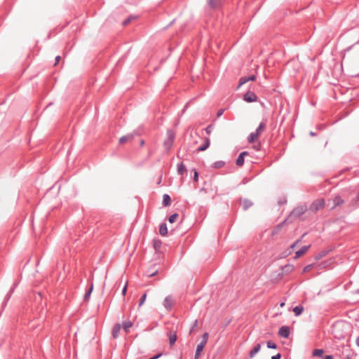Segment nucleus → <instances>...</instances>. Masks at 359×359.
Listing matches in <instances>:
<instances>
[{"label":"nucleus","mask_w":359,"mask_h":359,"mask_svg":"<svg viewBox=\"0 0 359 359\" xmlns=\"http://www.w3.org/2000/svg\"><path fill=\"white\" fill-rule=\"evenodd\" d=\"M259 135H257V133L253 132L250 134V135L248 137V141L250 143L255 142L259 137Z\"/></svg>","instance_id":"nucleus-20"},{"label":"nucleus","mask_w":359,"mask_h":359,"mask_svg":"<svg viewBox=\"0 0 359 359\" xmlns=\"http://www.w3.org/2000/svg\"><path fill=\"white\" fill-rule=\"evenodd\" d=\"M198 325V320H195V321L194 322V324H193V326L191 327V328L190 329V331H189V334H191L194 330L195 329V327Z\"/></svg>","instance_id":"nucleus-42"},{"label":"nucleus","mask_w":359,"mask_h":359,"mask_svg":"<svg viewBox=\"0 0 359 359\" xmlns=\"http://www.w3.org/2000/svg\"><path fill=\"white\" fill-rule=\"evenodd\" d=\"M175 134L171 130H167V137L163 142V146L166 151H168L173 145L175 141Z\"/></svg>","instance_id":"nucleus-1"},{"label":"nucleus","mask_w":359,"mask_h":359,"mask_svg":"<svg viewBox=\"0 0 359 359\" xmlns=\"http://www.w3.org/2000/svg\"><path fill=\"white\" fill-rule=\"evenodd\" d=\"M133 326L131 321H126L123 323V328L126 333L129 332V329Z\"/></svg>","instance_id":"nucleus-28"},{"label":"nucleus","mask_w":359,"mask_h":359,"mask_svg":"<svg viewBox=\"0 0 359 359\" xmlns=\"http://www.w3.org/2000/svg\"><path fill=\"white\" fill-rule=\"evenodd\" d=\"M60 60V55L56 56L55 65H56L59 62Z\"/></svg>","instance_id":"nucleus-52"},{"label":"nucleus","mask_w":359,"mask_h":359,"mask_svg":"<svg viewBox=\"0 0 359 359\" xmlns=\"http://www.w3.org/2000/svg\"><path fill=\"white\" fill-rule=\"evenodd\" d=\"M315 135H316V134H315L313 132H311V133H310V135H311V136H314Z\"/></svg>","instance_id":"nucleus-58"},{"label":"nucleus","mask_w":359,"mask_h":359,"mask_svg":"<svg viewBox=\"0 0 359 359\" xmlns=\"http://www.w3.org/2000/svg\"><path fill=\"white\" fill-rule=\"evenodd\" d=\"M205 345L206 344H204L203 343H200L197 345L195 355H194V359H199L201 353L204 349V347L205 346Z\"/></svg>","instance_id":"nucleus-12"},{"label":"nucleus","mask_w":359,"mask_h":359,"mask_svg":"<svg viewBox=\"0 0 359 359\" xmlns=\"http://www.w3.org/2000/svg\"><path fill=\"white\" fill-rule=\"evenodd\" d=\"M162 355V353H158L156 355H154V357L149 358V359H158V358H160L161 356Z\"/></svg>","instance_id":"nucleus-51"},{"label":"nucleus","mask_w":359,"mask_h":359,"mask_svg":"<svg viewBox=\"0 0 359 359\" xmlns=\"http://www.w3.org/2000/svg\"><path fill=\"white\" fill-rule=\"evenodd\" d=\"M247 82H248L247 76L241 77L239 81L238 87H240L241 86L243 85L244 83H245Z\"/></svg>","instance_id":"nucleus-40"},{"label":"nucleus","mask_w":359,"mask_h":359,"mask_svg":"<svg viewBox=\"0 0 359 359\" xmlns=\"http://www.w3.org/2000/svg\"><path fill=\"white\" fill-rule=\"evenodd\" d=\"M144 141L143 140H141L140 145L142 146V145H144Z\"/></svg>","instance_id":"nucleus-56"},{"label":"nucleus","mask_w":359,"mask_h":359,"mask_svg":"<svg viewBox=\"0 0 359 359\" xmlns=\"http://www.w3.org/2000/svg\"><path fill=\"white\" fill-rule=\"evenodd\" d=\"M313 266H314L313 264H311L306 266L303 269V272L304 273L309 272L310 270H311L313 269Z\"/></svg>","instance_id":"nucleus-37"},{"label":"nucleus","mask_w":359,"mask_h":359,"mask_svg":"<svg viewBox=\"0 0 359 359\" xmlns=\"http://www.w3.org/2000/svg\"><path fill=\"white\" fill-rule=\"evenodd\" d=\"M135 135H136L135 133H130L126 135H124L119 139L118 142L120 144H124L127 142L131 141L134 138V136Z\"/></svg>","instance_id":"nucleus-11"},{"label":"nucleus","mask_w":359,"mask_h":359,"mask_svg":"<svg viewBox=\"0 0 359 359\" xmlns=\"http://www.w3.org/2000/svg\"><path fill=\"white\" fill-rule=\"evenodd\" d=\"M290 333V328L287 326H282L278 330V335L283 338H288Z\"/></svg>","instance_id":"nucleus-7"},{"label":"nucleus","mask_w":359,"mask_h":359,"mask_svg":"<svg viewBox=\"0 0 359 359\" xmlns=\"http://www.w3.org/2000/svg\"><path fill=\"white\" fill-rule=\"evenodd\" d=\"M323 359H334V358L332 355H326L323 357Z\"/></svg>","instance_id":"nucleus-49"},{"label":"nucleus","mask_w":359,"mask_h":359,"mask_svg":"<svg viewBox=\"0 0 359 359\" xmlns=\"http://www.w3.org/2000/svg\"><path fill=\"white\" fill-rule=\"evenodd\" d=\"M304 311V307L302 306H297L293 308V312L294 313L295 316H298L302 313Z\"/></svg>","instance_id":"nucleus-27"},{"label":"nucleus","mask_w":359,"mask_h":359,"mask_svg":"<svg viewBox=\"0 0 359 359\" xmlns=\"http://www.w3.org/2000/svg\"><path fill=\"white\" fill-rule=\"evenodd\" d=\"M209 334L208 332L203 333L202 335V339L201 343H203L204 344H206L208 340Z\"/></svg>","instance_id":"nucleus-34"},{"label":"nucleus","mask_w":359,"mask_h":359,"mask_svg":"<svg viewBox=\"0 0 359 359\" xmlns=\"http://www.w3.org/2000/svg\"><path fill=\"white\" fill-rule=\"evenodd\" d=\"M355 344L359 347V336L355 339Z\"/></svg>","instance_id":"nucleus-54"},{"label":"nucleus","mask_w":359,"mask_h":359,"mask_svg":"<svg viewBox=\"0 0 359 359\" xmlns=\"http://www.w3.org/2000/svg\"><path fill=\"white\" fill-rule=\"evenodd\" d=\"M135 18V17L134 16H130L128 18H127L123 22V26H126L128 25L133 20H134Z\"/></svg>","instance_id":"nucleus-36"},{"label":"nucleus","mask_w":359,"mask_h":359,"mask_svg":"<svg viewBox=\"0 0 359 359\" xmlns=\"http://www.w3.org/2000/svg\"><path fill=\"white\" fill-rule=\"evenodd\" d=\"M355 201L359 202V193L357 194V196L355 198Z\"/></svg>","instance_id":"nucleus-55"},{"label":"nucleus","mask_w":359,"mask_h":359,"mask_svg":"<svg viewBox=\"0 0 359 359\" xmlns=\"http://www.w3.org/2000/svg\"><path fill=\"white\" fill-rule=\"evenodd\" d=\"M187 170L186 165L182 162L177 165V172L179 175H184L187 173Z\"/></svg>","instance_id":"nucleus-19"},{"label":"nucleus","mask_w":359,"mask_h":359,"mask_svg":"<svg viewBox=\"0 0 359 359\" xmlns=\"http://www.w3.org/2000/svg\"><path fill=\"white\" fill-rule=\"evenodd\" d=\"M243 210H246L250 208L252 205V202L248 198H244L241 201Z\"/></svg>","instance_id":"nucleus-18"},{"label":"nucleus","mask_w":359,"mask_h":359,"mask_svg":"<svg viewBox=\"0 0 359 359\" xmlns=\"http://www.w3.org/2000/svg\"><path fill=\"white\" fill-rule=\"evenodd\" d=\"M260 348H261V344H256L249 353L250 358H254L255 355L260 351Z\"/></svg>","instance_id":"nucleus-14"},{"label":"nucleus","mask_w":359,"mask_h":359,"mask_svg":"<svg viewBox=\"0 0 359 359\" xmlns=\"http://www.w3.org/2000/svg\"><path fill=\"white\" fill-rule=\"evenodd\" d=\"M266 346H267L268 348H271V349L277 348V345L274 342H273L271 341H267Z\"/></svg>","instance_id":"nucleus-35"},{"label":"nucleus","mask_w":359,"mask_h":359,"mask_svg":"<svg viewBox=\"0 0 359 359\" xmlns=\"http://www.w3.org/2000/svg\"><path fill=\"white\" fill-rule=\"evenodd\" d=\"M298 242H299V241H295L293 244H292V245H290V248H291V249H293V248L296 246V245H297V243Z\"/></svg>","instance_id":"nucleus-53"},{"label":"nucleus","mask_w":359,"mask_h":359,"mask_svg":"<svg viewBox=\"0 0 359 359\" xmlns=\"http://www.w3.org/2000/svg\"><path fill=\"white\" fill-rule=\"evenodd\" d=\"M324 350L322 348H317L314 349L312 352V355L314 357H319L322 358L323 357Z\"/></svg>","instance_id":"nucleus-24"},{"label":"nucleus","mask_w":359,"mask_h":359,"mask_svg":"<svg viewBox=\"0 0 359 359\" xmlns=\"http://www.w3.org/2000/svg\"><path fill=\"white\" fill-rule=\"evenodd\" d=\"M266 121H267V120L264 119L263 121H262L259 123V126L256 129L255 133H257L258 135H260L262 132L265 130V128L266 127Z\"/></svg>","instance_id":"nucleus-13"},{"label":"nucleus","mask_w":359,"mask_h":359,"mask_svg":"<svg viewBox=\"0 0 359 359\" xmlns=\"http://www.w3.org/2000/svg\"><path fill=\"white\" fill-rule=\"evenodd\" d=\"M325 206V201L323 199H318L313 201L309 209L314 212H316L320 209H322Z\"/></svg>","instance_id":"nucleus-3"},{"label":"nucleus","mask_w":359,"mask_h":359,"mask_svg":"<svg viewBox=\"0 0 359 359\" xmlns=\"http://www.w3.org/2000/svg\"><path fill=\"white\" fill-rule=\"evenodd\" d=\"M224 110H225L224 109H219V110L217 111V118H218V117H220V116L223 114V113H224Z\"/></svg>","instance_id":"nucleus-44"},{"label":"nucleus","mask_w":359,"mask_h":359,"mask_svg":"<svg viewBox=\"0 0 359 359\" xmlns=\"http://www.w3.org/2000/svg\"><path fill=\"white\" fill-rule=\"evenodd\" d=\"M222 0H208V4L210 8L218 9L222 5Z\"/></svg>","instance_id":"nucleus-8"},{"label":"nucleus","mask_w":359,"mask_h":359,"mask_svg":"<svg viewBox=\"0 0 359 359\" xmlns=\"http://www.w3.org/2000/svg\"><path fill=\"white\" fill-rule=\"evenodd\" d=\"M248 151H243L241 152L239 156H238L236 164L238 166H242L244 164V159L246 156H248Z\"/></svg>","instance_id":"nucleus-9"},{"label":"nucleus","mask_w":359,"mask_h":359,"mask_svg":"<svg viewBox=\"0 0 359 359\" xmlns=\"http://www.w3.org/2000/svg\"><path fill=\"white\" fill-rule=\"evenodd\" d=\"M162 245V242L159 239H154L153 240V247L155 249V250L159 251Z\"/></svg>","instance_id":"nucleus-25"},{"label":"nucleus","mask_w":359,"mask_h":359,"mask_svg":"<svg viewBox=\"0 0 359 359\" xmlns=\"http://www.w3.org/2000/svg\"><path fill=\"white\" fill-rule=\"evenodd\" d=\"M353 46H354V44L348 46V48H346V49L344 50L343 55H342V62L345 60L346 53L349 51L353 47Z\"/></svg>","instance_id":"nucleus-38"},{"label":"nucleus","mask_w":359,"mask_h":359,"mask_svg":"<svg viewBox=\"0 0 359 359\" xmlns=\"http://www.w3.org/2000/svg\"><path fill=\"white\" fill-rule=\"evenodd\" d=\"M157 272H158L157 270H155L154 271H150V272L148 271L147 276L149 277H152V276H155L157 273Z\"/></svg>","instance_id":"nucleus-45"},{"label":"nucleus","mask_w":359,"mask_h":359,"mask_svg":"<svg viewBox=\"0 0 359 359\" xmlns=\"http://www.w3.org/2000/svg\"><path fill=\"white\" fill-rule=\"evenodd\" d=\"M212 125H209L206 127V128L205 129V133L208 134V135H210L212 132Z\"/></svg>","instance_id":"nucleus-43"},{"label":"nucleus","mask_w":359,"mask_h":359,"mask_svg":"<svg viewBox=\"0 0 359 359\" xmlns=\"http://www.w3.org/2000/svg\"><path fill=\"white\" fill-rule=\"evenodd\" d=\"M171 204V198L170 196L165 194L163 196V205L165 207L169 206Z\"/></svg>","instance_id":"nucleus-22"},{"label":"nucleus","mask_w":359,"mask_h":359,"mask_svg":"<svg viewBox=\"0 0 359 359\" xmlns=\"http://www.w3.org/2000/svg\"><path fill=\"white\" fill-rule=\"evenodd\" d=\"M146 298H147V294L144 293L140 299L139 306H141L144 303Z\"/></svg>","instance_id":"nucleus-39"},{"label":"nucleus","mask_w":359,"mask_h":359,"mask_svg":"<svg viewBox=\"0 0 359 359\" xmlns=\"http://www.w3.org/2000/svg\"><path fill=\"white\" fill-rule=\"evenodd\" d=\"M280 358H281V354L280 353H277L276 355H273L271 357V359H280Z\"/></svg>","instance_id":"nucleus-48"},{"label":"nucleus","mask_w":359,"mask_h":359,"mask_svg":"<svg viewBox=\"0 0 359 359\" xmlns=\"http://www.w3.org/2000/svg\"><path fill=\"white\" fill-rule=\"evenodd\" d=\"M179 359H182V357H180Z\"/></svg>","instance_id":"nucleus-59"},{"label":"nucleus","mask_w":359,"mask_h":359,"mask_svg":"<svg viewBox=\"0 0 359 359\" xmlns=\"http://www.w3.org/2000/svg\"><path fill=\"white\" fill-rule=\"evenodd\" d=\"M126 291H127V285H126L123 287V290H122V294H123V296H125V295H126Z\"/></svg>","instance_id":"nucleus-50"},{"label":"nucleus","mask_w":359,"mask_h":359,"mask_svg":"<svg viewBox=\"0 0 359 359\" xmlns=\"http://www.w3.org/2000/svg\"><path fill=\"white\" fill-rule=\"evenodd\" d=\"M93 285H91V286L88 289V290L86 292L84 297H83L85 301H88L89 299L90 294L93 291Z\"/></svg>","instance_id":"nucleus-32"},{"label":"nucleus","mask_w":359,"mask_h":359,"mask_svg":"<svg viewBox=\"0 0 359 359\" xmlns=\"http://www.w3.org/2000/svg\"><path fill=\"white\" fill-rule=\"evenodd\" d=\"M280 307H283L285 306V302H282L280 304Z\"/></svg>","instance_id":"nucleus-57"},{"label":"nucleus","mask_w":359,"mask_h":359,"mask_svg":"<svg viewBox=\"0 0 359 359\" xmlns=\"http://www.w3.org/2000/svg\"><path fill=\"white\" fill-rule=\"evenodd\" d=\"M179 215L177 213H174L172 215H170L168 218V221L170 223H173L175 222V220L178 218Z\"/></svg>","instance_id":"nucleus-33"},{"label":"nucleus","mask_w":359,"mask_h":359,"mask_svg":"<svg viewBox=\"0 0 359 359\" xmlns=\"http://www.w3.org/2000/svg\"><path fill=\"white\" fill-rule=\"evenodd\" d=\"M255 79H256V76L255 75H251V76H249L247 77L248 81H255Z\"/></svg>","instance_id":"nucleus-47"},{"label":"nucleus","mask_w":359,"mask_h":359,"mask_svg":"<svg viewBox=\"0 0 359 359\" xmlns=\"http://www.w3.org/2000/svg\"><path fill=\"white\" fill-rule=\"evenodd\" d=\"M121 328V326L120 324H116L114 326V327L112 329V332H111L113 338L116 339L118 337Z\"/></svg>","instance_id":"nucleus-15"},{"label":"nucleus","mask_w":359,"mask_h":359,"mask_svg":"<svg viewBox=\"0 0 359 359\" xmlns=\"http://www.w3.org/2000/svg\"><path fill=\"white\" fill-rule=\"evenodd\" d=\"M174 304L175 301L171 296L166 297L163 301V306L168 311L172 309Z\"/></svg>","instance_id":"nucleus-6"},{"label":"nucleus","mask_w":359,"mask_h":359,"mask_svg":"<svg viewBox=\"0 0 359 359\" xmlns=\"http://www.w3.org/2000/svg\"><path fill=\"white\" fill-rule=\"evenodd\" d=\"M344 200L341 198L340 196H336L333 198L334 206L332 208V209H334V208L341 205V204L344 203Z\"/></svg>","instance_id":"nucleus-17"},{"label":"nucleus","mask_w":359,"mask_h":359,"mask_svg":"<svg viewBox=\"0 0 359 359\" xmlns=\"http://www.w3.org/2000/svg\"><path fill=\"white\" fill-rule=\"evenodd\" d=\"M310 247V245L302 246L299 250H297L295 252L294 259L299 258L300 257L304 255L308 251Z\"/></svg>","instance_id":"nucleus-10"},{"label":"nucleus","mask_w":359,"mask_h":359,"mask_svg":"<svg viewBox=\"0 0 359 359\" xmlns=\"http://www.w3.org/2000/svg\"><path fill=\"white\" fill-rule=\"evenodd\" d=\"M159 233L161 236H166L168 233V227L166 224L163 223L160 225L159 227Z\"/></svg>","instance_id":"nucleus-23"},{"label":"nucleus","mask_w":359,"mask_h":359,"mask_svg":"<svg viewBox=\"0 0 359 359\" xmlns=\"http://www.w3.org/2000/svg\"><path fill=\"white\" fill-rule=\"evenodd\" d=\"M243 100L247 102H253L257 101V96L250 90H248L243 96Z\"/></svg>","instance_id":"nucleus-5"},{"label":"nucleus","mask_w":359,"mask_h":359,"mask_svg":"<svg viewBox=\"0 0 359 359\" xmlns=\"http://www.w3.org/2000/svg\"><path fill=\"white\" fill-rule=\"evenodd\" d=\"M327 254V251L326 250H323L321 252H320L319 253L315 255L314 256V259L316 260H319L320 259H322L323 257H325Z\"/></svg>","instance_id":"nucleus-30"},{"label":"nucleus","mask_w":359,"mask_h":359,"mask_svg":"<svg viewBox=\"0 0 359 359\" xmlns=\"http://www.w3.org/2000/svg\"><path fill=\"white\" fill-rule=\"evenodd\" d=\"M193 171H194V180L195 182H198V172H197V170L196 169H193Z\"/></svg>","instance_id":"nucleus-41"},{"label":"nucleus","mask_w":359,"mask_h":359,"mask_svg":"<svg viewBox=\"0 0 359 359\" xmlns=\"http://www.w3.org/2000/svg\"><path fill=\"white\" fill-rule=\"evenodd\" d=\"M290 254V251L289 252H284L282 253L281 256L280 257V258H284V257H286L287 256H288Z\"/></svg>","instance_id":"nucleus-46"},{"label":"nucleus","mask_w":359,"mask_h":359,"mask_svg":"<svg viewBox=\"0 0 359 359\" xmlns=\"http://www.w3.org/2000/svg\"><path fill=\"white\" fill-rule=\"evenodd\" d=\"M210 144V139L208 137H205L204 144L203 145L200 146L197 149V151L199 152V151H203L206 150L209 147Z\"/></svg>","instance_id":"nucleus-16"},{"label":"nucleus","mask_w":359,"mask_h":359,"mask_svg":"<svg viewBox=\"0 0 359 359\" xmlns=\"http://www.w3.org/2000/svg\"><path fill=\"white\" fill-rule=\"evenodd\" d=\"M225 165V163L222 161H216L213 164H212V167L214 168H221L222 167H224Z\"/></svg>","instance_id":"nucleus-31"},{"label":"nucleus","mask_w":359,"mask_h":359,"mask_svg":"<svg viewBox=\"0 0 359 359\" xmlns=\"http://www.w3.org/2000/svg\"><path fill=\"white\" fill-rule=\"evenodd\" d=\"M282 272L279 273L278 277L281 279L284 274H289L294 270V266L292 264H286L281 268Z\"/></svg>","instance_id":"nucleus-4"},{"label":"nucleus","mask_w":359,"mask_h":359,"mask_svg":"<svg viewBox=\"0 0 359 359\" xmlns=\"http://www.w3.org/2000/svg\"><path fill=\"white\" fill-rule=\"evenodd\" d=\"M331 263H332L331 260H326V261L322 262L321 263L318 264V269L327 268L331 264Z\"/></svg>","instance_id":"nucleus-29"},{"label":"nucleus","mask_w":359,"mask_h":359,"mask_svg":"<svg viewBox=\"0 0 359 359\" xmlns=\"http://www.w3.org/2000/svg\"><path fill=\"white\" fill-rule=\"evenodd\" d=\"M307 210V206L306 205H299L293 209L290 212V217H299L302 215Z\"/></svg>","instance_id":"nucleus-2"},{"label":"nucleus","mask_w":359,"mask_h":359,"mask_svg":"<svg viewBox=\"0 0 359 359\" xmlns=\"http://www.w3.org/2000/svg\"><path fill=\"white\" fill-rule=\"evenodd\" d=\"M16 283H14L13 287L11 288L10 291L8 292V293L6 294V297H5V299H4V306H5L6 304V303L8 302V301L9 300V299L11 298L15 287H16Z\"/></svg>","instance_id":"nucleus-26"},{"label":"nucleus","mask_w":359,"mask_h":359,"mask_svg":"<svg viewBox=\"0 0 359 359\" xmlns=\"http://www.w3.org/2000/svg\"><path fill=\"white\" fill-rule=\"evenodd\" d=\"M169 344L170 346H173L177 341V334L175 332H170L168 334Z\"/></svg>","instance_id":"nucleus-21"}]
</instances>
